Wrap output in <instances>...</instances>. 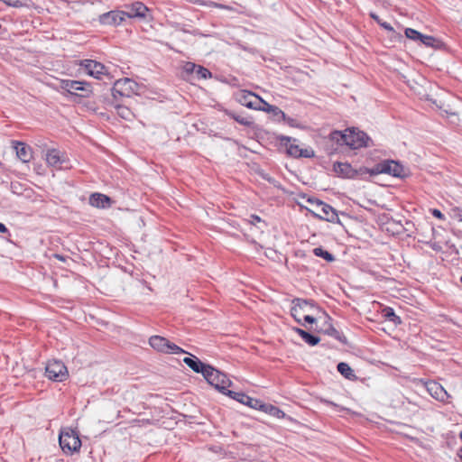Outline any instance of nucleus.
I'll list each match as a JSON object with an SVG mask.
<instances>
[{
	"mask_svg": "<svg viewBox=\"0 0 462 462\" xmlns=\"http://www.w3.org/2000/svg\"><path fill=\"white\" fill-rule=\"evenodd\" d=\"M259 411H263L272 416H274L276 418H283L285 416V413L279 409L278 407L273 405V404H267L261 402V404L259 406Z\"/></svg>",
	"mask_w": 462,
	"mask_h": 462,
	"instance_id": "obj_24",
	"label": "nucleus"
},
{
	"mask_svg": "<svg viewBox=\"0 0 462 462\" xmlns=\"http://www.w3.org/2000/svg\"><path fill=\"white\" fill-rule=\"evenodd\" d=\"M194 75L197 79H206L212 77L211 72L208 69L199 65L197 66Z\"/></svg>",
	"mask_w": 462,
	"mask_h": 462,
	"instance_id": "obj_34",
	"label": "nucleus"
},
{
	"mask_svg": "<svg viewBox=\"0 0 462 462\" xmlns=\"http://www.w3.org/2000/svg\"><path fill=\"white\" fill-rule=\"evenodd\" d=\"M127 11H124L125 14V17L135 18V17H144L148 8L141 2H135L128 6H126Z\"/></svg>",
	"mask_w": 462,
	"mask_h": 462,
	"instance_id": "obj_19",
	"label": "nucleus"
},
{
	"mask_svg": "<svg viewBox=\"0 0 462 462\" xmlns=\"http://www.w3.org/2000/svg\"><path fill=\"white\" fill-rule=\"evenodd\" d=\"M203 377L209 384L226 395V392L229 391L228 387L232 384V382L227 378L226 374L214 368L212 365L208 366Z\"/></svg>",
	"mask_w": 462,
	"mask_h": 462,
	"instance_id": "obj_2",
	"label": "nucleus"
},
{
	"mask_svg": "<svg viewBox=\"0 0 462 462\" xmlns=\"http://www.w3.org/2000/svg\"><path fill=\"white\" fill-rule=\"evenodd\" d=\"M256 110L272 114L277 119V121H280V119H286V115L282 109L276 106L270 105L262 98L260 99V104H258Z\"/></svg>",
	"mask_w": 462,
	"mask_h": 462,
	"instance_id": "obj_17",
	"label": "nucleus"
},
{
	"mask_svg": "<svg viewBox=\"0 0 462 462\" xmlns=\"http://www.w3.org/2000/svg\"><path fill=\"white\" fill-rule=\"evenodd\" d=\"M197 66L198 65H196L193 62H186L183 65V72L186 73L187 75H193L195 73V69H197Z\"/></svg>",
	"mask_w": 462,
	"mask_h": 462,
	"instance_id": "obj_36",
	"label": "nucleus"
},
{
	"mask_svg": "<svg viewBox=\"0 0 462 462\" xmlns=\"http://www.w3.org/2000/svg\"><path fill=\"white\" fill-rule=\"evenodd\" d=\"M150 346L162 353L166 354H186L187 352L177 346L174 343H171L167 338L161 336H152L149 339Z\"/></svg>",
	"mask_w": 462,
	"mask_h": 462,
	"instance_id": "obj_4",
	"label": "nucleus"
},
{
	"mask_svg": "<svg viewBox=\"0 0 462 462\" xmlns=\"http://www.w3.org/2000/svg\"><path fill=\"white\" fill-rule=\"evenodd\" d=\"M111 199L108 196L101 193H93L89 197V204L96 208H106L111 206Z\"/></svg>",
	"mask_w": 462,
	"mask_h": 462,
	"instance_id": "obj_22",
	"label": "nucleus"
},
{
	"mask_svg": "<svg viewBox=\"0 0 462 462\" xmlns=\"http://www.w3.org/2000/svg\"><path fill=\"white\" fill-rule=\"evenodd\" d=\"M337 371L346 379L356 378L353 369L345 362H340L337 365Z\"/></svg>",
	"mask_w": 462,
	"mask_h": 462,
	"instance_id": "obj_28",
	"label": "nucleus"
},
{
	"mask_svg": "<svg viewBox=\"0 0 462 462\" xmlns=\"http://www.w3.org/2000/svg\"><path fill=\"white\" fill-rule=\"evenodd\" d=\"M380 26L387 30L388 32H394L393 27L389 23L383 21V23H380Z\"/></svg>",
	"mask_w": 462,
	"mask_h": 462,
	"instance_id": "obj_37",
	"label": "nucleus"
},
{
	"mask_svg": "<svg viewBox=\"0 0 462 462\" xmlns=\"http://www.w3.org/2000/svg\"><path fill=\"white\" fill-rule=\"evenodd\" d=\"M125 19L124 11H110L98 17V21L103 25H119Z\"/></svg>",
	"mask_w": 462,
	"mask_h": 462,
	"instance_id": "obj_13",
	"label": "nucleus"
},
{
	"mask_svg": "<svg viewBox=\"0 0 462 462\" xmlns=\"http://www.w3.org/2000/svg\"><path fill=\"white\" fill-rule=\"evenodd\" d=\"M329 139L339 145H346V132L333 131L329 134Z\"/></svg>",
	"mask_w": 462,
	"mask_h": 462,
	"instance_id": "obj_26",
	"label": "nucleus"
},
{
	"mask_svg": "<svg viewBox=\"0 0 462 462\" xmlns=\"http://www.w3.org/2000/svg\"><path fill=\"white\" fill-rule=\"evenodd\" d=\"M140 86L134 80L129 78H124L115 82V91H120V97H129L132 95L138 94Z\"/></svg>",
	"mask_w": 462,
	"mask_h": 462,
	"instance_id": "obj_11",
	"label": "nucleus"
},
{
	"mask_svg": "<svg viewBox=\"0 0 462 462\" xmlns=\"http://www.w3.org/2000/svg\"><path fill=\"white\" fill-rule=\"evenodd\" d=\"M383 316L393 324L398 325L402 323L401 318L397 316L393 309L387 307L383 310Z\"/></svg>",
	"mask_w": 462,
	"mask_h": 462,
	"instance_id": "obj_30",
	"label": "nucleus"
},
{
	"mask_svg": "<svg viewBox=\"0 0 462 462\" xmlns=\"http://www.w3.org/2000/svg\"><path fill=\"white\" fill-rule=\"evenodd\" d=\"M420 42L427 47H433L435 49L439 48L441 44V42L433 36L424 34L422 35Z\"/></svg>",
	"mask_w": 462,
	"mask_h": 462,
	"instance_id": "obj_31",
	"label": "nucleus"
},
{
	"mask_svg": "<svg viewBox=\"0 0 462 462\" xmlns=\"http://www.w3.org/2000/svg\"><path fill=\"white\" fill-rule=\"evenodd\" d=\"M226 395L231 397L232 399H234L243 404H245L253 409H255V410L259 409V406L262 402L258 399L252 398L242 392L237 393V392H234V391H227Z\"/></svg>",
	"mask_w": 462,
	"mask_h": 462,
	"instance_id": "obj_14",
	"label": "nucleus"
},
{
	"mask_svg": "<svg viewBox=\"0 0 462 462\" xmlns=\"http://www.w3.org/2000/svg\"><path fill=\"white\" fill-rule=\"evenodd\" d=\"M303 319H304V321L310 323V324H312L316 321V319L310 315H304Z\"/></svg>",
	"mask_w": 462,
	"mask_h": 462,
	"instance_id": "obj_43",
	"label": "nucleus"
},
{
	"mask_svg": "<svg viewBox=\"0 0 462 462\" xmlns=\"http://www.w3.org/2000/svg\"><path fill=\"white\" fill-rule=\"evenodd\" d=\"M261 97L250 91H242L237 96L238 102L251 109H257Z\"/></svg>",
	"mask_w": 462,
	"mask_h": 462,
	"instance_id": "obj_15",
	"label": "nucleus"
},
{
	"mask_svg": "<svg viewBox=\"0 0 462 462\" xmlns=\"http://www.w3.org/2000/svg\"><path fill=\"white\" fill-rule=\"evenodd\" d=\"M281 143L286 146L287 153L295 158H312L315 156V152L311 148L302 149L300 148L298 144L291 143V141L295 142V139H292L289 136L282 135L279 137Z\"/></svg>",
	"mask_w": 462,
	"mask_h": 462,
	"instance_id": "obj_6",
	"label": "nucleus"
},
{
	"mask_svg": "<svg viewBox=\"0 0 462 462\" xmlns=\"http://www.w3.org/2000/svg\"><path fill=\"white\" fill-rule=\"evenodd\" d=\"M111 93H112V97H113L112 102L116 103L118 97H120V91H118V90H117V92L115 91V85L111 88Z\"/></svg>",
	"mask_w": 462,
	"mask_h": 462,
	"instance_id": "obj_39",
	"label": "nucleus"
},
{
	"mask_svg": "<svg viewBox=\"0 0 462 462\" xmlns=\"http://www.w3.org/2000/svg\"><path fill=\"white\" fill-rule=\"evenodd\" d=\"M55 257L58 258L60 261H65V258L60 254H55Z\"/></svg>",
	"mask_w": 462,
	"mask_h": 462,
	"instance_id": "obj_47",
	"label": "nucleus"
},
{
	"mask_svg": "<svg viewBox=\"0 0 462 462\" xmlns=\"http://www.w3.org/2000/svg\"><path fill=\"white\" fill-rule=\"evenodd\" d=\"M334 171L337 176L343 178L353 179L359 175L369 174V169L365 167H360L359 169H354L350 163L347 162H336L333 166Z\"/></svg>",
	"mask_w": 462,
	"mask_h": 462,
	"instance_id": "obj_9",
	"label": "nucleus"
},
{
	"mask_svg": "<svg viewBox=\"0 0 462 462\" xmlns=\"http://www.w3.org/2000/svg\"><path fill=\"white\" fill-rule=\"evenodd\" d=\"M426 387L429 393L438 401L446 402L449 397L444 387L437 382H429Z\"/></svg>",
	"mask_w": 462,
	"mask_h": 462,
	"instance_id": "obj_16",
	"label": "nucleus"
},
{
	"mask_svg": "<svg viewBox=\"0 0 462 462\" xmlns=\"http://www.w3.org/2000/svg\"><path fill=\"white\" fill-rule=\"evenodd\" d=\"M59 443L62 451L66 454L78 452L81 447L79 433L70 429L60 433Z\"/></svg>",
	"mask_w": 462,
	"mask_h": 462,
	"instance_id": "obj_3",
	"label": "nucleus"
},
{
	"mask_svg": "<svg viewBox=\"0 0 462 462\" xmlns=\"http://www.w3.org/2000/svg\"><path fill=\"white\" fill-rule=\"evenodd\" d=\"M61 88L71 95L88 97L91 93L89 84L77 80H62Z\"/></svg>",
	"mask_w": 462,
	"mask_h": 462,
	"instance_id": "obj_10",
	"label": "nucleus"
},
{
	"mask_svg": "<svg viewBox=\"0 0 462 462\" xmlns=\"http://www.w3.org/2000/svg\"><path fill=\"white\" fill-rule=\"evenodd\" d=\"M79 66L88 75L96 79H100L101 75L107 73L105 65L94 60H81Z\"/></svg>",
	"mask_w": 462,
	"mask_h": 462,
	"instance_id": "obj_12",
	"label": "nucleus"
},
{
	"mask_svg": "<svg viewBox=\"0 0 462 462\" xmlns=\"http://www.w3.org/2000/svg\"><path fill=\"white\" fill-rule=\"evenodd\" d=\"M318 201H320L319 199H315V198H309L308 199V202L312 205L315 208H317V202Z\"/></svg>",
	"mask_w": 462,
	"mask_h": 462,
	"instance_id": "obj_44",
	"label": "nucleus"
},
{
	"mask_svg": "<svg viewBox=\"0 0 462 462\" xmlns=\"http://www.w3.org/2000/svg\"><path fill=\"white\" fill-rule=\"evenodd\" d=\"M14 148L16 151L17 157L23 162H29L32 158L31 147L22 142H14Z\"/></svg>",
	"mask_w": 462,
	"mask_h": 462,
	"instance_id": "obj_21",
	"label": "nucleus"
},
{
	"mask_svg": "<svg viewBox=\"0 0 462 462\" xmlns=\"http://www.w3.org/2000/svg\"><path fill=\"white\" fill-rule=\"evenodd\" d=\"M370 16L371 18H373L379 25H380V23H383V21L380 19V17L375 14L374 13H371L370 14Z\"/></svg>",
	"mask_w": 462,
	"mask_h": 462,
	"instance_id": "obj_45",
	"label": "nucleus"
},
{
	"mask_svg": "<svg viewBox=\"0 0 462 462\" xmlns=\"http://www.w3.org/2000/svg\"><path fill=\"white\" fill-rule=\"evenodd\" d=\"M262 222V219L261 217H259L258 216L256 215H252L250 217V223L253 224V225H256V223H260Z\"/></svg>",
	"mask_w": 462,
	"mask_h": 462,
	"instance_id": "obj_42",
	"label": "nucleus"
},
{
	"mask_svg": "<svg viewBox=\"0 0 462 462\" xmlns=\"http://www.w3.org/2000/svg\"><path fill=\"white\" fill-rule=\"evenodd\" d=\"M422 33L418 32L417 30L411 29V28H406L405 29V36L412 41H420L422 37Z\"/></svg>",
	"mask_w": 462,
	"mask_h": 462,
	"instance_id": "obj_35",
	"label": "nucleus"
},
{
	"mask_svg": "<svg viewBox=\"0 0 462 462\" xmlns=\"http://www.w3.org/2000/svg\"><path fill=\"white\" fill-rule=\"evenodd\" d=\"M459 438L461 439L462 440V431L459 433Z\"/></svg>",
	"mask_w": 462,
	"mask_h": 462,
	"instance_id": "obj_48",
	"label": "nucleus"
},
{
	"mask_svg": "<svg viewBox=\"0 0 462 462\" xmlns=\"http://www.w3.org/2000/svg\"><path fill=\"white\" fill-rule=\"evenodd\" d=\"M309 304L308 300L294 299L292 300V306L291 308V314L294 318V319L300 325H304L301 321L302 311H304L305 308Z\"/></svg>",
	"mask_w": 462,
	"mask_h": 462,
	"instance_id": "obj_18",
	"label": "nucleus"
},
{
	"mask_svg": "<svg viewBox=\"0 0 462 462\" xmlns=\"http://www.w3.org/2000/svg\"><path fill=\"white\" fill-rule=\"evenodd\" d=\"M46 162L49 166L59 167L64 161L61 159L60 152L56 149H50L46 152Z\"/></svg>",
	"mask_w": 462,
	"mask_h": 462,
	"instance_id": "obj_23",
	"label": "nucleus"
},
{
	"mask_svg": "<svg viewBox=\"0 0 462 462\" xmlns=\"http://www.w3.org/2000/svg\"><path fill=\"white\" fill-rule=\"evenodd\" d=\"M190 356L185 357L183 362L186 365H188L192 371L195 373H200L202 375L205 374V370L208 369V366L210 365L204 364L201 362L197 356L190 355Z\"/></svg>",
	"mask_w": 462,
	"mask_h": 462,
	"instance_id": "obj_20",
	"label": "nucleus"
},
{
	"mask_svg": "<svg viewBox=\"0 0 462 462\" xmlns=\"http://www.w3.org/2000/svg\"><path fill=\"white\" fill-rule=\"evenodd\" d=\"M7 232H8L7 227L3 223H0V233H7Z\"/></svg>",
	"mask_w": 462,
	"mask_h": 462,
	"instance_id": "obj_46",
	"label": "nucleus"
},
{
	"mask_svg": "<svg viewBox=\"0 0 462 462\" xmlns=\"http://www.w3.org/2000/svg\"><path fill=\"white\" fill-rule=\"evenodd\" d=\"M317 210L319 211V213L315 212L311 209H309L313 216L316 218L325 220L331 223H340V220L338 218L337 211L332 208L330 205L323 202V201H318L317 202Z\"/></svg>",
	"mask_w": 462,
	"mask_h": 462,
	"instance_id": "obj_8",
	"label": "nucleus"
},
{
	"mask_svg": "<svg viewBox=\"0 0 462 462\" xmlns=\"http://www.w3.org/2000/svg\"><path fill=\"white\" fill-rule=\"evenodd\" d=\"M432 215L437 217V218H439V219H444V215L440 212V210L439 209H432Z\"/></svg>",
	"mask_w": 462,
	"mask_h": 462,
	"instance_id": "obj_41",
	"label": "nucleus"
},
{
	"mask_svg": "<svg viewBox=\"0 0 462 462\" xmlns=\"http://www.w3.org/2000/svg\"><path fill=\"white\" fill-rule=\"evenodd\" d=\"M226 114L242 125L249 126L252 124V121H250L247 117L236 114L233 111L226 110Z\"/></svg>",
	"mask_w": 462,
	"mask_h": 462,
	"instance_id": "obj_33",
	"label": "nucleus"
},
{
	"mask_svg": "<svg viewBox=\"0 0 462 462\" xmlns=\"http://www.w3.org/2000/svg\"><path fill=\"white\" fill-rule=\"evenodd\" d=\"M280 121L286 122L290 126H296V120L291 117H288L287 116L286 119H280Z\"/></svg>",
	"mask_w": 462,
	"mask_h": 462,
	"instance_id": "obj_40",
	"label": "nucleus"
},
{
	"mask_svg": "<svg viewBox=\"0 0 462 462\" xmlns=\"http://www.w3.org/2000/svg\"><path fill=\"white\" fill-rule=\"evenodd\" d=\"M45 375L50 380L63 382L68 378L69 372L63 362L60 360H51L46 365Z\"/></svg>",
	"mask_w": 462,
	"mask_h": 462,
	"instance_id": "obj_5",
	"label": "nucleus"
},
{
	"mask_svg": "<svg viewBox=\"0 0 462 462\" xmlns=\"http://www.w3.org/2000/svg\"><path fill=\"white\" fill-rule=\"evenodd\" d=\"M346 146L351 149H359L362 147L370 146L371 139L369 136L363 131L356 132L355 129H346Z\"/></svg>",
	"mask_w": 462,
	"mask_h": 462,
	"instance_id": "obj_7",
	"label": "nucleus"
},
{
	"mask_svg": "<svg viewBox=\"0 0 462 462\" xmlns=\"http://www.w3.org/2000/svg\"><path fill=\"white\" fill-rule=\"evenodd\" d=\"M389 174L393 177L403 179L409 175V170L396 161L385 160L369 169L371 176L378 174Z\"/></svg>",
	"mask_w": 462,
	"mask_h": 462,
	"instance_id": "obj_1",
	"label": "nucleus"
},
{
	"mask_svg": "<svg viewBox=\"0 0 462 462\" xmlns=\"http://www.w3.org/2000/svg\"><path fill=\"white\" fill-rule=\"evenodd\" d=\"M293 330L300 336V337L310 346H316L319 343L320 338L301 328H294Z\"/></svg>",
	"mask_w": 462,
	"mask_h": 462,
	"instance_id": "obj_25",
	"label": "nucleus"
},
{
	"mask_svg": "<svg viewBox=\"0 0 462 462\" xmlns=\"http://www.w3.org/2000/svg\"><path fill=\"white\" fill-rule=\"evenodd\" d=\"M460 282H461V283H462V276L460 277Z\"/></svg>",
	"mask_w": 462,
	"mask_h": 462,
	"instance_id": "obj_49",
	"label": "nucleus"
},
{
	"mask_svg": "<svg viewBox=\"0 0 462 462\" xmlns=\"http://www.w3.org/2000/svg\"><path fill=\"white\" fill-rule=\"evenodd\" d=\"M453 216L459 221H462V210L459 208L453 209Z\"/></svg>",
	"mask_w": 462,
	"mask_h": 462,
	"instance_id": "obj_38",
	"label": "nucleus"
},
{
	"mask_svg": "<svg viewBox=\"0 0 462 462\" xmlns=\"http://www.w3.org/2000/svg\"><path fill=\"white\" fill-rule=\"evenodd\" d=\"M324 333L330 337H333L339 342L346 343V337L342 333H340L337 329H336L331 324H328V327L326 328H324Z\"/></svg>",
	"mask_w": 462,
	"mask_h": 462,
	"instance_id": "obj_27",
	"label": "nucleus"
},
{
	"mask_svg": "<svg viewBox=\"0 0 462 462\" xmlns=\"http://www.w3.org/2000/svg\"><path fill=\"white\" fill-rule=\"evenodd\" d=\"M313 254L316 256L322 257L327 262L331 263L335 260V256L329 252L324 250L322 247H316L313 249Z\"/></svg>",
	"mask_w": 462,
	"mask_h": 462,
	"instance_id": "obj_32",
	"label": "nucleus"
},
{
	"mask_svg": "<svg viewBox=\"0 0 462 462\" xmlns=\"http://www.w3.org/2000/svg\"><path fill=\"white\" fill-rule=\"evenodd\" d=\"M111 106L115 107L118 116H120L122 118L129 120L132 116V112L128 107L114 102H111Z\"/></svg>",
	"mask_w": 462,
	"mask_h": 462,
	"instance_id": "obj_29",
	"label": "nucleus"
}]
</instances>
